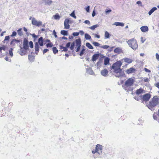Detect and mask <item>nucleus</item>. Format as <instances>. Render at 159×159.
I'll return each instance as SVG.
<instances>
[{"label": "nucleus", "instance_id": "1", "mask_svg": "<svg viewBox=\"0 0 159 159\" xmlns=\"http://www.w3.org/2000/svg\"><path fill=\"white\" fill-rule=\"evenodd\" d=\"M122 64V63L119 61L114 63L111 67V69L114 70L115 76L117 77H121L124 75V72L120 68Z\"/></svg>", "mask_w": 159, "mask_h": 159}, {"label": "nucleus", "instance_id": "2", "mask_svg": "<svg viewBox=\"0 0 159 159\" xmlns=\"http://www.w3.org/2000/svg\"><path fill=\"white\" fill-rule=\"evenodd\" d=\"M134 80L132 78L128 79L125 82L124 85L123 86L124 89L127 91H129L131 90V87L133 85Z\"/></svg>", "mask_w": 159, "mask_h": 159}, {"label": "nucleus", "instance_id": "3", "mask_svg": "<svg viewBox=\"0 0 159 159\" xmlns=\"http://www.w3.org/2000/svg\"><path fill=\"white\" fill-rule=\"evenodd\" d=\"M127 43L129 47L134 50H136L138 48L137 41L134 39H132L127 41Z\"/></svg>", "mask_w": 159, "mask_h": 159}, {"label": "nucleus", "instance_id": "4", "mask_svg": "<svg viewBox=\"0 0 159 159\" xmlns=\"http://www.w3.org/2000/svg\"><path fill=\"white\" fill-rule=\"evenodd\" d=\"M154 97L151 102H149L148 106V108L151 111H152L154 110V107L159 103V99L158 98H155Z\"/></svg>", "mask_w": 159, "mask_h": 159}, {"label": "nucleus", "instance_id": "5", "mask_svg": "<svg viewBox=\"0 0 159 159\" xmlns=\"http://www.w3.org/2000/svg\"><path fill=\"white\" fill-rule=\"evenodd\" d=\"M102 146L100 144H97L96 146L95 149L92 151V153L94 154L96 152L100 154L102 153Z\"/></svg>", "mask_w": 159, "mask_h": 159}, {"label": "nucleus", "instance_id": "6", "mask_svg": "<svg viewBox=\"0 0 159 159\" xmlns=\"http://www.w3.org/2000/svg\"><path fill=\"white\" fill-rule=\"evenodd\" d=\"M32 24L33 25H35L37 26H39L40 25H42V22L41 21H38L34 17L32 18Z\"/></svg>", "mask_w": 159, "mask_h": 159}, {"label": "nucleus", "instance_id": "7", "mask_svg": "<svg viewBox=\"0 0 159 159\" xmlns=\"http://www.w3.org/2000/svg\"><path fill=\"white\" fill-rule=\"evenodd\" d=\"M69 20L67 18L65 19L64 21V29H69L70 28V25L69 24Z\"/></svg>", "mask_w": 159, "mask_h": 159}, {"label": "nucleus", "instance_id": "8", "mask_svg": "<svg viewBox=\"0 0 159 159\" xmlns=\"http://www.w3.org/2000/svg\"><path fill=\"white\" fill-rule=\"evenodd\" d=\"M151 95L150 94L147 93L143 96V99L144 101H148L150 98Z\"/></svg>", "mask_w": 159, "mask_h": 159}, {"label": "nucleus", "instance_id": "9", "mask_svg": "<svg viewBox=\"0 0 159 159\" xmlns=\"http://www.w3.org/2000/svg\"><path fill=\"white\" fill-rule=\"evenodd\" d=\"M23 45V48L25 49L26 50L28 49V41L26 39L24 40Z\"/></svg>", "mask_w": 159, "mask_h": 159}, {"label": "nucleus", "instance_id": "10", "mask_svg": "<svg viewBox=\"0 0 159 159\" xmlns=\"http://www.w3.org/2000/svg\"><path fill=\"white\" fill-rule=\"evenodd\" d=\"M20 41L16 39H13L11 43V44L12 47H14L16 45H18V43L20 42Z\"/></svg>", "mask_w": 159, "mask_h": 159}, {"label": "nucleus", "instance_id": "11", "mask_svg": "<svg viewBox=\"0 0 159 159\" xmlns=\"http://www.w3.org/2000/svg\"><path fill=\"white\" fill-rule=\"evenodd\" d=\"M42 2L46 5H50L52 3L51 0H43Z\"/></svg>", "mask_w": 159, "mask_h": 159}, {"label": "nucleus", "instance_id": "12", "mask_svg": "<svg viewBox=\"0 0 159 159\" xmlns=\"http://www.w3.org/2000/svg\"><path fill=\"white\" fill-rule=\"evenodd\" d=\"M101 73L102 76H107L108 75V71L107 69H105L101 71Z\"/></svg>", "mask_w": 159, "mask_h": 159}, {"label": "nucleus", "instance_id": "13", "mask_svg": "<svg viewBox=\"0 0 159 159\" xmlns=\"http://www.w3.org/2000/svg\"><path fill=\"white\" fill-rule=\"evenodd\" d=\"M114 52L115 53L120 54L121 53H123V51L120 48H116L114 50Z\"/></svg>", "mask_w": 159, "mask_h": 159}, {"label": "nucleus", "instance_id": "14", "mask_svg": "<svg viewBox=\"0 0 159 159\" xmlns=\"http://www.w3.org/2000/svg\"><path fill=\"white\" fill-rule=\"evenodd\" d=\"M140 30L142 32H146L148 30V28L147 26H142L141 27Z\"/></svg>", "mask_w": 159, "mask_h": 159}, {"label": "nucleus", "instance_id": "15", "mask_svg": "<svg viewBox=\"0 0 159 159\" xmlns=\"http://www.w3.org/2000/svg\"><path fill=\"white\" fill-rule=\"evenodd\" d=\"M135 70V69L133 67H131L129 69H127L126 72L128 74H129L134 72Z\"/></svg>", "mask_w": 159, "mask_h": 159}, {"label": "nucleus", "instance_id": "16", "mask_svg": "<svg viewBox=\"0 0 159 159\" xmlns=\"http://www.w3.org/2000/svg\"><path fill=\"white\" fill-rule=\"evenodd\" d=\"M99 54H95L93 55L92 57V61H96L99 57Z\"/></svg>", "mask_w": 159, "mask_h": 159}, {"label": "nucleus", "instance_id": "17", "mask_svg": "<svg viewBox=\"0 0 159 159\" xmlns=\"http://www.w3.org/2000/svg\"><path fill=\"white\" fill-rule=\"evenodd\" d=\"M123 60L125 62L129 64L131 63L133 61L132 59L128 58H124Z\"/></svg>", "mask_w": 159, "mask_h": 159}, {"label": "nucleus", "instance_id": "18", "mask_svg": "<svg viewBox=\"0 0 159 159\" xmlns=\"http://www.w3.org/2000/svg\"><path fill=\"white\" fill-rule=\"evenodd\" d=\"M75 44L77 46H81V41L80 38L76 39Z\"/></svg>", "mask_w": 159, "mask_h": 159}, {"label": "nucleus", "instance_id": "19", "mask_svg": "<svg viewBox=\"0 0 159 159\" xmlns=\"http://www.w3.org/2000/svg\"><path fill=\"white\" fill-rule=\"evenodd\" d=\"M157 10V8L156 7H153L152 8L150 11H149L148 14L149 16H150L152 13L155 11Z\"/></svg>", "mask_w": 159, "mask_h": 159}, {"label": "nucleus", "instance_id": "20", "mask_svg": "<svg viewBox=\"0 0 159 159\" xmlns=\"http://www.w3.org/2000/svg\"><path fill=\"white\" fill-rule=\"evenodd\" d=\"M87 72L90 75H93L94 74V72H93L92 69L89 68L87 69Z\"/></svg>", "mask_w": 159, "mask_h": 159}, {"label": "nucleus", "instance_id": "21", "mask_svg": "<svg viewBox=\"0 0 159 159\" xmlns=\"http://www.w3.org/2000/svg\"><path fill=\"white\" fill-rule=\"evenodd\" d=\"M113 25H115L116 26H120L123 27L124 26V24L123 23H121L120 22H115Z\"/></svg>", "mask_w": 159, "mask_h": 159}, {"label": "nucleus", "instance_id": "22", "mask_svg": "<svg viewBox=\"0 0 159 159\" xmlns=\"http://www.w3.org/2000/svg\"><path fill=\"white\" fill-rule=\"evenodd\" d=\"M43 38L42 37H41L39 39L38 43L39 45L41 46H42L43 45Z\"/></svg>", "mask_w": 159, "mask_h": 159}, {"label": "nucleus", "instance_id": "23", "mask_svg": "<svg viewBox=\"0 0 159 159\" xmlns=\"http://www.w3.org/2000/svg\"><path fill=\"white\" fill-rule=\"evenodd\" d=\"M109 59L108 57H106L104 59V64L105 65L108 64L109 63Z\"/></svg>", "mask_w": 159, "mask_h": 159}, {"label": "nucleus", "instance_id": "24", "mask_svg": "<svg viewBox=\"0 0 159 159\" xmlns=\"http://www.w3.org/2000/svg\"><path fill=\"white\" fill-rule=\"evenodd\" d=\"M143 90L141 88L137 89L136 91V93L137 94H140L143 93Z\"/></svg>", "mask_w": 159, "mask_h": 159}, {"label": "nucleus", "instance_id": "25", "mask_svg": "<svg viewBox=\"0 0 159 159\" xmlns=\"http://www.w3.org/2000/svg\"><path fill=\"white\" fill-rule=\"evenodd\" d=\"M61 33L62 35L65 36H67L68 35L67 31L63 30H61Z\"/></svg>", "mask_w": 159, "mask_h": 159}, {"label": "nucleus", "instance_id": "26", "mask_svg": "<svg viewBox=\"0 0 159 159\" xmlns=\"http://www.w3.org/2000/svg\"><path fill=\"white\" fill-rule=\"evenodd\" d=\"M104 36L105 39H109L110 38V34L107 31L105 32Z\"/></svg>", "mask_w": 159, "mask_h": 159}, {"label": "nucleus", "instance_id": "27", "mask_svg": "<svg viewBox=\"0 0 159 159\" xmlns=\"http://www.w3.org/2000/svg\"><path fill=\"white\" fill-rule=\"evenodd\" d=\"M86 46L90 49H93V46L89 43H86Z\"/></svg>", "mask_w": 159, "mask_h": 159}, {"label": "nucleus", "instance_id": "28", "mask_svg": "<svg viewBox=\"0 0 159 159\" xmlns=\"http://www.w3.org/2000/svg\"><path fill=\"white\" fill-rule=\"evenodd\" d=\"M98 26H99V25L97 24H96V25H93L92 26L90 27H89V28L91 30H95V29L96 28L98 27Z\"/></svg>", "mask_w": 159, "mask_h": 159}, {"label": "nucleus", "instance_id": "29", "mask_svg": "<svg viewBox=\"0 0 159 159\" xmlns=\"http://www.w3.org/2000/svg\"><path fill=\"white\" fill-rule=\"evenodd\" d=\"M84 37L86 39L89 40L91 39V36L88 34L86 33L85 34Z\"/></svg>", "mask_w": 159, "mask_h": 159}, {"label": "nucleus", "instance_id": "30", "mask_svg": "<svg viewBox=\"0 0 159 159\" xmlns=\"http://www.w3.org/2000/svg\"><path fill=\"white\" fill-rule=\"evenodd\" d=\"M22 29H19L17 30V33L19 35L22 36L23 34V33L22 31Z\"/></svg>", "mask_w": 159, "mask_h": 159}, {"label": "nucleus", "instance_id": "31", "mask_svg": "<svg viewBox=\"0 0 159 159\" xmlns=\"http://www.w3.org/2000/svg\"><path fill=\"white\" fill-rule=\"evenodd\" d=\"M25 53V51H24L22 48H21L20 51V55L23 56Z\"/></svg>", "mask_w": 159, "mask_h": 159}, {"label": "nucleus", "instance_id": "32", "mask_svg": "<svg viewBox=\"0 0 159 159\" xmlns=\"http://www.w3.org/2000/svg\"><path fill=\"white\" fill-rule=\"evenodd\" d=\"M55 20H59L60 18V16L59 15L56 14L55 15L53 16Z\"/></svg>", "mask_w": 159, "mask_h": 159}, {"label": "nucleus", "instance_id": "33", "mask_svg": "<svg viewBox=\"0 0 159 159\" xmlns=\"http://www.w3.org/2000/svg\"><path fill=\"white\" fill-rule=\"evenodd\" d=\"M53 52L54 54H55L58 52V50L55 47H53L52 48Z\"/></svg>", "mask_w": 159, "mask_h": 159}, {"label": "nucleus", "instance_id": "34", "mask_svg": "<svg viewBox=\"0 0 159 159\" xmlns=\"http://www.w3.org/2000/svg\"><path fill=\"white\" fill-rule=\"evenodd\" d=\"M95 46H98L100 47V44L98 43L97 42H93L92 43Z\"/></svg>", "mask_w": 159, "mask_h": 159}, {"label": "nucleus", "instance_id": "35", "mask_svg": "<svg viewBox=\"0 0 159 159\" xmlns=\"http://www.w3.org/2000/svg\"><path fill=\"white\" fill-rule=\"evenodd\" d=\"M101 48H103L104 49H107L109 47V46L107 45H104L100 47Z\"/></svg>", "mask_w": 159, "mask_h": 159}, {"label": "nucleus", "instance_id": "36", "mask_svg": "<svg viewBox=\"0 0 159 159\" xmlns=\"http://www.w3.org/2000/svg\"><path fill=\"white\" fill-rule=\"evenodd\" d=\"M60 49H61V50L63 49V50H62V51H64L65 52H66L68 50V49L66 48V47H63L61 46L60 47Z\"/></svg>", "mask_w": 159, "mask_h": 159}, {"label": "nucleus", "instance_id": "37", "mask_svg": "<svg viewBox=\"0 0 159 159\" xmlns=\"http://www.w3.org/2000/svg\"><path fill=\"white\" fill-rule=\"evenodd\" d=\"M75 43L73 42L71 43L70 48L71 50H73L74 48Z\"/></svg>", "mask_w": 159, "mask_h": 159}, {"label": "nucleus", "instance_id": "38", "mask_svg": "<svg viewBox=\"0 0 159 159\" xmlns=\"http://www.w3.org/2000/svg\"><path fill=\"white\" fill-rule=\"evenodd\" d=\"M12 50L13 49L12 48H11L10 49L9 51V54L11 57H12L13 56V53H12Z\"/></svg>", "mask_w": 159, "mask_h": 159}, {"label": "nucleus", "instance_id": "39", "mask_svg": "<svg viewBox=\"0 0 159 159\" xmlns=\"http://www.w3.org/2000/svg\"><path fill=\"white\" fill-rule=\"evenodd\" d=\"M85 48H82V49L81 51L80 54V56H81L83 55V54L84 53V52L85 51Z\"/></svg>", "mask_w": 159, "mask_h": 159}, {"label": "nucleus", "instance_id": "40", "mask_svg": "<svg viewBox=\"0 0 159 159\" xmlns=\"http://www.w3.org/2000/svg\"><path fill=\"white\" fill-rule=\"evenodd\" d=\"M140 39H141V41L142 43H143L146 40V38H143L142 37H141Z\"/></svg>", "mask_w": 159, "mask_h": 159}, {"label": "nucleus", "instance_id": "41", "mask_svg": "<svg viewBox=\"0 0 159 159\" xmlns=\"http://www.w3.org/2000/svg\"><path fill=\"white\" fill-rule=\"evenodd\" d=\"M79 34V32H74L72 33V35L74 36H77Z\"/></svg>", "mask_w": 159, "mask_h": 159}, {"label": "nucleus", "instance_id": "42", "mask_svg": "<svg viewBox=\"0 0 159 159\" xmlns=\"http://www.w3.org/2000/svg\"><path fill=\"white\" fill-rule=\"evenodd\" d=\"M29 45H30V47L31 48H33V43L32 41H30V42Z\"/></svg>", "mask_w": 159, "mask_h": 159}, {"label": "nucleus", "instance_id": "43", "mask_svg": "<svg viewBox=\"0 0 159 159\" xmlns=\"http://www.w3.org/2000/svg\"><path fill=\"white\" fill-rule=\"evenodd\" d=\"M53 46V44L51 43H48L47 44L46 46L47 48L48 47H52Z\"/></svg>", "mask_w": 159, "mask_h": 159}, {"label": "nucleus", "instance_id": "44", "mask_svg": "<svg viewBox=\"0 0 159 159\" xmlns=\"http://www.w3.org/2000/svg\"><path fill=\"white\" fill-rule=\"evenodd\" d=\"M16 31H13L12 32V34L11 35V37L16 36Z\"/></svg>", "mask_w": 159, "mask_h": 159}, {"label": "nucleus", "instance_id": "45", "mask_svg": "<svg viewBox=\"0 0 159 159\" xmlns=\"http://www.w3.org/2000/svg\"><path fill=\"white\" fill-rule=\"evenodd\" d=\"M89 8H90V7L89 6H88L86 8L85 10L86 11L88 12H89Z\"/></svg>", "mask_w": 159, "mask_h": 159}, {"label": "nucleus", "instance_id": "46", "mask_svg": "<svg viewBox=\"0 0 159 159\" xmlns=\"http://www.w3.org/2000/svg\"><path fill=\"white\" fill-rule=\"evenodd\" d=\"M35 53L36 54H37L39 51V48H35Z\"/></svg>", "mask_w": 159, "mask_h": 159}, {"label": "nucleus", "instance_id": "47", "mask_svg": "<svg viewBox=\"0 0 159 159\" xmlns=\"http://www.w3.org/2000/svg\"><path fill=\"white\" fill-rule=\"evenodd\" d=\"M10 39V37L9 36H6L5 37L4 40H8Z\"/></svg>", "mask_w": 159, "mask_h": 159}, {"label": "nucleus", "instance_id": "48", "mask_svg": "<svg viewBox=\"0 0 159 159\" xmlns=\"http://www.w3.org/2000/svg\"><path fill=\"white\" fill-rule=\"evenodd\" d=\"M156 59L158 61H159V54L157 53L156 54Z\"/></svg>", "mask_w": 159, "mask_h": 159}, {"label": "nucleus", "instance_id": "49", "mask_svg": "<svg viewBox=\"0 0 159 159\" xmlns=\"http://www.w3.org/2000/svg\"><path fill=\"white\" fill-rule=\"evenodd\" d=\"M136 3L138 4L139 6H142V3L140 1H137Z\"/></svg>", "mask_w": 159, "mask_h": 159}, {"label": "nucleus", "instance_id": "50", "mask_svg": "<svg viewBox=\"0 0 159 159\" xmlns=\"http://www.w3.org/2000/svg\"><path fill=\"white\" fill-rule=\"evenodd\" d=\"M28 57H29V59L30 60V61H32L33 60V57L32 56H30V55H29Z\"/></svg>", "mask_w": 159, "mask_h": 159}, {"label": "nucleus", "instance_id": "51", "mask_svg": "<svg viewBox=\"0 0 159 159\" xmlns=\"http://www.w3.org/2000/svg\"><path fill=\"white\" fill-rule=\"evenodd\" d=\"M144 70L146 72H150L151 71L150 70L147 69V68H144Z\"/></svg>", "mask_w": 159, "mask_h": 159}, {"label": "nucleus", "instance_id": "52", "mask_svg": "<svg viewBox=\"0 0 159 159\" xmlns=\"http://www.w3.org/2000/svg\"><path fill=\"white\" fill-rule=\"evenodd\" d=\"M77 48L76 49V52H78L80 50L81 46H77Z\"/></svg>", "mask_w": 159, "mask_h": 159}, {"label": "nucleus", "instance_id": "53", "mask_svg": "<svg viewBox=\"0 0 159 159\" xmlns=\"http://www.w3.org/2000/svg\"><path fill=\"white\" fill-rule=\"evenodd\" d=\"M84 32L82 30H80L79 32V34H80L81 35H83L84 34Z\"/></svg>", "mask_w": 159, "mask_h": 159}, {"label": "nucleus", "instance_id": "54", "mask_svg": "<svg viewBox=\"0 0 159 159\" xmlns=\"http://www.w3.org/2000/svg\"><path fill=\"white\" fill-rule=\"evenodd\" d=\"M70 15L72 17H73L74 16H75V14L74 13V11H73L70 14Z\"/></svg>", "mask_w": 159, "mask_h": 159}, {"label": "nucleus", "instance_id": "55", "mask_svg": "<svg viewBox=\"0 0 159 159\" xmlns=\"http://www.w3.org/2000/svg\"><path fill=\"white\" fill-rule=\"evenodd\" d=\"M53 34L54 35L55 37L57 38V36L56 34V31L55 30H54L53 31Z\"/></svg>", "mask_w": 159, "mask_h": 159}, {"label": "nucleus", "instance_id": "56", "mask_svg": "<svg viewBox=\"0 0 159 159\" xmlns=\"http://www.w3.org/2000/svg\"><path fill=\"white\" fill-rule=\"evenodd\" d=\"M155 86L158 88L159 89V82H157L155 84Z\"/></svg>", "mask_w": 159, "mask_h": 159}, {"label": "nucleus", "instance_id": "57", "mask_svg": "<svg viewBox=\"0 0 159 159\" xmlns=\"http://www.w3.org/2000/svg\"><path fill=\"white\" fill-rule=\"evenodd\" d=\"M70 43L69 42L66 44V48H68L70 46Z\"/></svg>", "mask_w": 159, "mask_h": 159}, {"label": "nucleus", "instance_id": "58", "mask_svg": "<svg viewBox=\"0 0 159 159\" xmlns=\"http://www.w3.org/2000/svg\"><path fill=\"white\" fill-rule=\"evenodd\" d=\"M84 23L86 24H89L90 23L89 21L87 20H85Z\"/></svg>", "mask_w": 159, "mask_h": 159}, {"label": "nucleus", "instance_id": "59", "mask_svg": "<svg viewBox=\"0 0 159 159\" xmlns=\"http://www.w3.org/2000/svg\"><path fill=\"white\" fill-rule=\"evenodd\" d=\"M48 51V50L47 49H44L43 52V54H44L45 53L47 52Z\"/></svg>", "mask_w": 159, "mask_h": 159}, {"label": "nucleus", "instance_id": "60", "mask_svg": "<svg viewBox=\"0 0 159 159\" xmlns=\"http://www.w3.org/2000/svg\"><path fill=\"white\" fill-rule=\"evenodd\" d=\"M35 48H39V46L38 43H36L35 44Z\"/></svg>", "mask_w": 159, "mask_h": 159}, {"label": "nucleus", "instance_id": "61", "mask_svg": "<svg viewBox=\"0 0 159 159\" xmlns=\"http://www.w3.org/2000/svg\"><path fill=\"white\" fill-rule=\"evenodd\" d=\"M95 37H96L97 38L99 39L100 38V36L99 35H98L97 34H95Z\"/></svg>", "mask_w": 159, "mask_h": 159}, {"label": "nucleus", "instance_id": "62", "mask_svg": "<svg viewBox=\"0 0 159 159\" xmlns=\"http://www.w3.org/2000/svg\"><path fill=\"white\" fill-rule=\"evenodd\" d=\"M134 98L136 99V100H137V101H139V97H134Z\"/></svg>", "mask_w": 159, "mask_h": 159}, {"label": "nucleus", "instance_id": "63", "mask_svg": "<svg viewBox=\"0 0 159 159\" xmlns=\"http://www.w3.org/2000/svg\"><path fill=\"white\" fill-rule=\"evenodd\" d=\"M111 10H109L106 11L105 12L107 13H108L109 12H111Z\"/></svg>", "mask_w": 159, "mask_h": 159}, {"label": "nucleus", "instance_id": "64", "mask_svg": "<svg viewBox=\"0 0 159 159\" xmlns=\"http://www.w3.org/2000/svg\"><path fill=\"white\" fill-rule=\"evenodd\" d=\"M153 118L154 120H157V117L156 116L153 115Z\"/></svg>", "mask_w": 159, "mask_h": 159}]
</instances>
